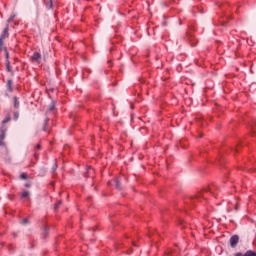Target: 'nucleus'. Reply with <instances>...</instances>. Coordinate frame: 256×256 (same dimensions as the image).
Masks as SVG:
<instances>
[{"label": "nucleus", "mask_w": 256, "mask_h": 256, "mask_svg": "<svg viewBox=\"0 0 256 256\" xmlns=\"http://www.w3.org/2000/svg\"><path fill=\"white\" fill-rule=\"evenodd\" d=\"M163 25H167V23L164 22Z\"/></svg>", "instance_id": "obj_26"}, {"label": "nucleus", "mask_w": 256, "mask_h": 256, "mask_svg": "<svg viewBox=\"0 0 256 256\" xmlns=\"http://www.w3.org/2000/svg\"><path fill=\"white\" fill-rule=\"evenodd\" d=\"M234 256H256V253L254 251L248 250L246 253L238 252Z\"/></svg>", "instance_id": "obj_5"}, {"label": "nucleus", "mask_w": 256, "mask_h": 256, "mask_svg": "<svg viewBox=\"0 0 256 256\" xmlns=\"http://www.w3.org/2000/svg\"><path fill=\"white\" fill-rule=\"evenodd\" d=\"M115 183H116V189L121 191V189H123V187H121V182L119 181V178L115 179Z\"/></svg>", "instance_id": "obj_11"}, {"label": "nucleus", "mask_w": 256, "mask_h": 256, "mask_svg": "<svg viewBox=\"0 0 256 256\" xmlns=\"http://www.w3.org/2000/svg\"><path fill=\"white\" fill-rule=\"evenodd\" d=\"M14 119L17 121L19 119V112H14Z\"/></svg>", "instance_id": "obj_21"}, {"label": "nucleus", "mask_w": 256, "mask_h": 256, "mask_svg": "<svg viewBox=\"0 0 256 256\" xmlns=\"http://www.w3.org/2000/svg\"><path fill=\"white\" fill-rule=\"evenodd\" d=\"M61 200L58 201L56 204H55V207H54V210L57 211L59 209V205H61Z\"/></svg>", "instance_id": "obj_16"}, {"label": "nucleus", "mask_w": 256, "mask_h": 256, "mask_svg": "<svg viewBox=\"0 0 256 256\" xmlns=\"http://www.w3.org/2000/svg\"><path fill=\"white\" fill-rule=\"evenodd\" d=\"M0 51H4L5 57H6V61H9V52L7 51V47L2 46V49H0Z\"/></svg>", "instance_id": "obj_10"}, {"label": "nucleus", "mask_w": 256, "mask_h": 256, "mask_svg": "<svg viewBox=\"0 0 256 256\" xmlns=\"http://www.w3.org/2000/svg\"><path fill=\"white\" fill-rule=\"evenodd\" d=\"M49 123V118H46L45 120H44V126H43V128H42V130L43 131H47V124Z\"/></svg>", "instance_id": "obj_14"}, {"label": "nucleus", "mask_w": 256, "mask_h": 256, "mask_svg": "<svg viewBox=\"0 0 256 256\" xmlns=\"http://www.w3.org/2000/svg\"><path fill=\"white\" fill-rule=\"evenodd\" d=\"M51 111H55V102H51V104L48 107V113H51Z\"/></svg>", "instance_id": "obj_12"}, {"label": "nucleus", "mask_w": 256, "mask_h": 256, "mask_svg": "<svg viewBox=\"0 0 256 256\" xmlns=\"http://www.w3.org/2000/svg\"><path fill=\"white\" fill-rule=\"evenodd\" d=\"M47 9H53V0H49L48 4H46Z\"/></svg>", "instance_id": "obj_15"}, {"label": "nucleus", "mask_w": 256, "mask_h": 256, "mask_svg": "<svg viewBox=\"0 0 256 256\" xmlns=\"http://www.w3.org/2000/svg\"><path fill=\"white\" fill-rule=\"evenodd\" d=\"M230 246L235 249V247H237V243H239V236L238 235H234L230 238L229 240Z\"/></svg>", "instance_id": "obj_2"}, {"label": "nucleus", "mask_w": 256, "mask_h": 256, "mask_svg": "<svg viewBox=\"0 0 256 256\" xmlns=\"http://www.w3.org/2000/svg\"><path fill=\"white\" fill-rule=\"evenodd\" d=\"M7 132V128L2 126L0 129V145H3V139H5V133Z\"/></svg>", "instance_id": "obj_4"}, {"label": "nucleus", "mask_w": 256, "mask_h": 256, "mask_svg": "<svg viewBox=\"0 0 256 256\" xmlns=\"http://www.w3.org/2000/svg\"><path fill=\"white\" fill-rule=\"evenodd\" d=\"M9 37V24H7L6 29L3 30L0 36V49H3V40Z\"/></svg>", "instance_id": "obj_1"}, {"label": "nucleus", "mask_w": 256, "mask_h": 256, "mask_svg": "<svg viewBox=\"0 0 256 256\" xmlns=\"http://www.w3.org/2000/svg\"><path fill=\"white\" fill-rule=\"evenodd\" d=\"M25 187H31V185L29 183H26Z\"/></svg>", "instance_id": "obj_24"}, {"label": "nucleus", "mask_w": 256, "mask_h": 256, "mask_svg": "<svg viewBox=\"0 0 256 256\" xmlns=\"http://www.w3.org/2000/svg\"><path fill=\"white\" fill-rule=\"evenodd\" d=\"M87 173H88V175H91V173H93V169L91 167H88Z\"/></svg>", "instance_id": "obj_22"}, {"label": "nucleus", "mask_w": 256, "mask_h": 256, "mask_svg": "<svg viewBox=\"0 0 256 256\" xmlns=\"http://www.w3.org/2000/svg\"><path fill=\"white\" fill-rule=\"evenodd\" d=\"M31 60H32L34 63H38V65L41 64V53L35 52V53L31 56Z\"/></svg>", "instance_id": "obj_3"}, {"label": "nucleus", "mask_w": 256, "mask_h": 256, "mask_svg": "<svg viewBox=\"0 0 256 256\" xmlns=\"http://www.w3.org/2000/svg\"><path fill=\"white\" fill-rule=\"evenodd\" d=\"M37 149H41V145L38 144V145H37Z\"/></svg>", "instance_id": "obj_25"}, {"label": "nucleus", "mask_w": 256, "mask_h": 256, "mask_svg": "<svg viewBox=\"0 0 256 256\" xmlns=\"http://www.w3.org/2000/svg\"><path fill=\"white\" fill-rule=\"evenodd\" d=\"M7 88H8V90H9L10 92L13 91V80L9 79V80L7 81Z\"/></svg>", "instance_id": "obj_9"}, {"label": "nucleus", "mask_w": 256, "mask_h": 256, "mask_svg": "<svg viewBox=\"0 0 256 256\" xmlns=\"http://www.w3.org/2000/svg\"><path fill=\"white\" fill-rule=\"evenodd\" d=\"M14 109H19V98L17 96L13 97Z\"/></svg>", "instance_id": "obj_7"}, {"label": "nucleus", "mask_w": 256, "mask_h": 256, "mask_svg": "<svg viewBox=\"0 0 256 256\" xmlns=\"http://www.w3.org/2000/svg\"><path fill=\"white\" fill-rule=\"evenodd\" d=\"M22 225H27L29 223V220L27 218L23 219L21 221Z\"/></svg>", "instance_id": "obj_20"}, {"label": "nucleus", "mask_w": 256, "mask_h": 256, "mask_svg": "<svg viewBox=\"0 0 256 256\" xmlns=\"http://www.w3.org/2000/svg\"><path fill=\"white\" fill-rule=\"evenodd\" d=\"M57 171V163H54L52 166V173H55Z\"/></svg>", "instance_id": "obj_17"}, {"label": "nucleus", "mask_w": 256, "mask_h": 256, "mask_svg": "<svg viewBox=\"0 0 256 256\" xmlns=\"http://www.w3.org/2000/svg\"><path fill=\"white\" fill-rule=\"evenodd\" d=\"M13 19H14V16H11V17L7 20V22H8V23H11V21H13Z\"/></svg>", "instance_id": "obj_23"}, {"label": "nucleus", "mask_w": 256, "mask_h": 256, "mask_svg": "<svg viewBox=\"0 0 256 256\" xmlns=\"http://www.w3.org/2000/svg\"><path fill=\"white\" fill-rule=\"evenodd\" d=\"M9 121H11V117H8V118L4 119L2 121V123H3V125H5V123H9Z\"/></svg>", "instance_id": "obj_18"}, {"label": "nucleus", "mask_w": 256, "mask_h": 256, "mask_svg": "<svg viewBox=\"0 0 256 256\" xmlns=\"http://www.w3.org/2000/svg\"><path fill=\"white\" fill-rule=\"evenodd\" d=\"M6 69L9 73H11V62H9V60H6Z\"/></svg>", "instance_id": "obj_13"}, {"label": "nucleus", "mask_w": 256, "mask_h": 256, "mask_svg": "<svg viewBox=\"0 0 256 256\" xmlns=\"http://www.w3.org/2000/svg\"><path fill=\"white\" fill-rule=\"evenodd\" d=\"M31 195V192L24 190L21 194V199H29V196Z\"/></svg>", "instance_id": "obj_6"}, {"label": "nucleus", "mask_w": 256, "mask_h": 256, "mask_svg": "<svg viewBox=\"0 0 256 256\" xmlns=\"http://www.w3.org/2000/svg\"><path fill=\"white\" fill-rule=\"evenodd\" d=\"M189 43L192 47H195L197 45V40L193 36H190Z\"/></svg>", "instance_id": "obj_8"}, {"label": "nucleus", "mask_w": 256, "mask_h": 256, "mask_svg": "<svg viewBox=\"0 0 256 256\" xmlns=\"http://www.w3.org/2000/svg\"><path fill=\"white\" fill-rule=\"evenodd\" d=\"M20 179H23V180L27 179V173H22L20 175Z\"/></svg>", "instance_id": "obj_19"}]
</instances>
